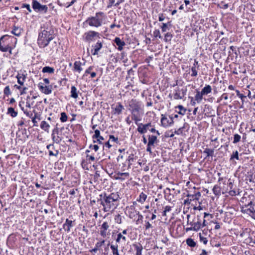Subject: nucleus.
Instances as JSON below:
<instances>
[{"label":"nucleus","mask_w":255,"mask_h":255,"mask_svg":"<svg viewBox=\"0 0 255 255\" xmlns=\"http://www.w3.org/2000/svg\"><path fill=\"white\" fill-rule=\"evenodd\" d=\"M98 202L103 206V211L108 212L113 211L118 206L120 199L119 195L117 193L107 194L106 193L100 195Z\"/></svg>","instance_id":"f257e3e1"},{"label":"nucleus","mask_w":255,"mask_h":255,"mask_svg":"<svg viewBox=\"0 0 255 255\" xmlns=\"http://www.w3.org/2000/svg\"><path fill=\"white\" fill-rule=\"evenodd\" d=\"M106 18V14L103 12L99 11L96 12L94 16L88 17L85 23L91 27H99L102 25Z\"/></svg>","instance_id":"f03ea898"},{"label":"nucleus","mask_w":255,"mask_h":255,"mask_svg":"<svg viewBox=\"0 0 255 255\" xmlns=\"http://www.w3.org/2000/svg\"><path fill=\"white\" fill-rule=\"evenodd\" d=\"M53 38L54 36L50 31L44 29L39 33L37 43L40 48H44L48 45L49 42Z\"/></svg>","instance_id":"7ed1b4c3"},{"label":"nucleus","mask_w":255,"mask_h":255,"mask_svg":"<svg viewBox=\"0 0 255 255\" xmlns=\"http://www.w3.org/2000/svg\"><path fill=\"white\" fill-rule=\"evenodd\" d=\"M12 40H14V42L16 43V38L8 35L1 36L0 38V50L2 52L8 51L10 53H11L12 48L9 45V42H12Z\"/></svg>","instance_id":"20e7f679"},{"label":"nucleus","mask_w":255,"mask_h":255,"mask_svg":"<svg viewBox=\"0 0 255 255\" xmlns=\"http://www.w3.org/2000/svg\"><path fill=\"white\" fill-rule=\"evenodd\" d=\"M126 214L130 219L135 221L137 224L143 218L139 212L135 209L134 205L127 207Z\"/></svg>","instance_id":"39448f33"},{"label":"nucleus","mask_w":255,"mask_h":255,"mask_svg":"<svg viewBox=\"0 0 255 255\" xmlns=\"http://www.w3.org/2000/svg\"><path fill=\"white\" fill-rule=\"evenodd\" d=\"M187 88L182 86H178L174 89L172 96L174 100H183L187 93Z\"/></svg>","instance_id":"423d86ee"},{"label":"nucleus","mask_w":255,"mask_h":255,"mask_svg":"<svg viewBox=\"0 0 255 255\" xmlns=\"http://www.w3.org/2000/svg\"><path fill=\"white\" fill-rule=\"evenodd\" d=\"M241 211L244 214H247L255 220V208L252 201H250L247 205H245L241 208Z\"/></svg>","instance_id":"0eeeda50"},{"label":"nucleus","mask_w":255,"mask_h":255,"mask_svg":"<svg viewBox=\"0 0 255 255\" xmlns=\"http://www.w3.org/2000/svg\"><path fill=\"white\" fill-rule=\"evenodd\" d=\"M228 185L230 188V190H229L228 189L225 188V186H223L222 188L223 190L224 191H223V194L228 191L229 195L231 196H235L240 194L239 189H233V183L230 178L228 179Z\"/></svg>","instance_id":"6e6552de"},{"label":"nucleus","mask_w":255,"mask_h":255,"mask_svg":"<svg viewBox=\"0 0 255 255\" xmlns=\"http://www.w3.org/2000/svg\"><path fill=\"white\" fill-rule=\"evenodd\" d=\"M161 126L167 128L173 124V117L172 116L162 114L161 115Z\"/></svg>","instance_id":"1a4fd4ad"},{"label":"nucleus","mask_w":255,"mask_h":255,"mask_svg":"<svg viewBox=\"0 0 255 255\" xmlns=\"http://www.w3.org/2000/svg\"><path fill=\"white\" fill-rule=\"evenodd\" d=\"M99 33L98 32L90 30L85 32L83 35L84 41L88 42H91L95 40L96 37H99Z\"/></svg>","instance_id":"9d476101"},{"label":"nucleus","mask_w":255,"mask_h":255,"mask_svg":"<svg viewBox=\"0 0 255 255\" xmlns=\"http://www.w3.org/2000/svg\"><path fill=\"white\" fill-rule=\"evenodd\" d=\"M131 112V119L134 121L136 125H138V123L141 120L142 116L143 115L142 109L137 110Z\"/></svg>","instance_id":"9b49d317"},{"label":"nucleus","mask_w":255,"mask_h":255,"mask_svg":"<svg viewBox=\"0 0 255 255\" xmlns=\"http://www.w3.org/2000/svg\"><path fill=\"white\" fill-rule=\"evenodd\" d=\"M128 106L129 107V110L130 112L137 110H141L142 109L141 102L138 101L136 99H131L129 102Z\"/></svg>","instance_id":"f8f14e48"},{"label":"nucleus","mask_w":255,"mask_h":255,"mask_svg":"<svg viewBox=\"0 0 255 255\" xmlns=\"http://www.w3.org/2000/svg\"><path fill=\"white\" fill-rule=\"evenodd\" d=\"M32 8L36 11H44L46 12L48 7L46 5H41L38 1L33 0L32 2Z\"/></svg>","instance_id":"ddd939ff"},{"label":"nucleus","mask_w":255,"mask_h":255,"mask_svg":"<svg viewBox=\"0 0 255 255\" xmlns=\"http://www.w3.org/2000/svg\"><path fill=\"white\" fill-rule=\"evenodd\" d=\"M201 194L200 192H197L194 194H189L187 195L188 198L184 200V204L188 205L190 204L191 201L194 200H198L201 197Z\"/></svg>","instance_id":"4468645a"},{"label":"nucleus","mask_w":255,"mask_h":255,"mask_svg":"<svg viewBox=\"0 0 255 255\" xmlns=\"http://www.w3.org/2000/svg\"><path fill=\"white\" fill-rule=\"evenodd\" d=\"M38 87L40 91L46 95L50 94L52 93V87L51 85L44 86L42 83H39Z\"/></svg>","instance_id":"2eb2a0df"},{"label":"nucleus","mask_w":255,"mask_h":255,"mask_svg":"<svg viewBox=\"0 0 255 255\" xmlns=\"http://www.w3.org/2000/svg\"><path fill=\"white\" fill-rule=\"evenodd\" d=\"M137 125L138 126L137 128V131L141 134H144L147 132L149 128L151 126V124L150 123H148L144 125L141 123H138V125Z\"/></svg>","instance_id":"dca6fc26"},{"label":"nucleus","mask_w":255,"mask_h":255,"mask_svg":"<svg viewBox=\"0 0 255 255\" xmlns=\"http://www.w3.org/2000/svg\"><path fill=\"white\" fill-rule=\"evenodd\" d=\"M110 228V225L108 222H104L102 224L100 228V235L103 238H106L108 235L107 233V230Z\"/></svg>","instance_id":"f3484780"},{"label":"nucleus","mask_w":255,"mask_h":255,"mask_svg":"<svg viewBox=\"0 0 255 255\" xmlns=\"http://www.w3.org/2000/svg\"><path fill=\"white\" fill-rule=\"evenodd\" d=\"M112 108L113 110V114L118 115L121 114L124 110V107L121 103H118L115 107L113 106Z\"/></svg>","instance_id":"a211bd4d"},{"label":"nucleus","mask_w":255,"mask_h":255,"mask_svg":"<svg viewBox=\"0 0 255 255\" xmlns=\"http://www.w3.org/2000/svg\"><path fill=\"white\" fill-rule=\"evenodd\" d=\"M199 69V66L198 64V61L196 60H194L193 66H192L191 70L192 73L191 74L192 77H197L198 75V71Z\"/></svg>","instance_id":"6ab92c4d"},{"label":"nucleus","mask_w":255,"mask_h":255,"mask_svg":"<svg viewBox=\"0 0 255 255\" xmlns=\"http://www.w3.org/2000/svg\"><path fill=\"white\" fill-rule=\"evenodd\" d=\"M114 42L118 46V49L119 51H122L123 49V46L126 45L125 42L122 40L120 37H117L114 40Z\"/></svg>","instance_id":"aec40b11"},{"label":"nucleus","mask_w":255,"mask_h":255,"mask_svg":"<svg viewBox=\"0 0 255 255\" xmlns=\"http://www.w3.org/2000/svg\"><path fill=\"white\" fill-rule=\"evenodd\" d=\"M137 157L134 155V154L131 153L129 155L126 161L128 163V168L129 169L131 167V165L133 164L134 162H135L137 159Z\"/></svg>","instance_id":"412c9836"},{"label":"nucleus","mask_w":255,"mask_h":255,"mask_svg":"<svg viewBox=\"0 0 255 255\" xmlns=\"http://www.w3.org/2000/svg\"><path fill=\"white\" fill-rule=\"evenodd\" d=\"M127 240L128 239L126 236H124L123 234L118 233L117 234V239H116V244L123 243L125 244L126 242L127 241Z\"/></svg>","instance_id":"4be33fe9"},{"label":"nucleus","mask_w":255,"mask_h":255,"mask_svg":"<svg viewBox=\"0 0 255 255\" xmlns=\"http://www.w3.org/2000/svg\"><path fill=\"white\" fill-rule=\"evenodd\" d=\"M82 65V64L80 61H76L74 63V66L73 69V71L78 72V73H81V72L83 70Z\"/></svg>","instance_id":"5701e85b"},{"label":"nucleus","mask_w":255,"mask_h":255,"mask_svg":"<svg viewBox=\"0 0 255 255\" xmlns=\"http://www.w3.org/2000/svg\"><path fill=\"white\" fill-rule=\"evenodd\" d=\"M129 176V174L128 172H118L117 173L115 179L116 180H120L124 181L126 178H128Z\"/></svg>","instance_id":"b1692460"},{"label":"nucleus","mask_w":255,"mask_h":255,"mask_svg":"<svg viewBox=\"0 0 255 255\" xmlns=\"http://www.w3.org/2000/svg\"><path fill=\"white\" fill-rule=\"evenodd\" d=\"M190 224L193 227L194 231H198L201 228H202L201 225V221L199 217L198 216H197V221L193 223H190Z\"/></svg>","instance_id":"393cba45"},{"label":"nucleus","mask_w":255,"mask_h":255,"mask_svg":"<svg viewBox=\"0 0 255 255\" xmlns=\"http://www.w3.org/2000/svg\"><path fill=\"white\" fill-rule=\"evenodd\" d=\"M92 47L94 48V52L92 53V54L94 55H97L98 54L99 51L103 47V43L98 41L94 45H93Z\"/></svg>","instance_id":"a878e982"},{"label":"nucleus","mask_w":255,"mask_h":255,"mask_svg":"<svg viewBox=\"0 0 255 255\" xmlns=\"http://www.w3.org/2000/svg\"><path fill=\"white\" fill-rule=\"evenodd\" d=\"M73 221L69 220L68 219H67L65 221V223L63 225V229L65 231L67 232H69L71 230V228L73 226Z\"/></svg>","instance_id":"bb28decb"},{"label":"nucleus","mask_w":255,"mask_h":255,"mask_svg":"<svg viewBox=\"0 0 255 255\" xmlns=\"http://www.w3.org/2000/svg\"><path fill=\"white\" fill-rule=\"evenodd\" d=\"M105 241L104 240L100 242H97L95 245V248L94 249L90 250V252L92 253H97V252L98 251L100 250L101 248L105 244Z\"/></svg>","instance_id":"cd10ccee"},{"label":"nucleus","mask_w":255,"mask_h":255,"mask_svg":"<svg viewBox=\"0 0 255 255\" xmlns=\"http://www.w3.org/2000/svg\"><path fill=\"white\" fill-rule=\"evenodd\" d=\"M158 142L157 137L156 136L153 135H148V145H152V146H154L155 144H156Z\"/></svg>","instance_id":"c85d7f7f"},{"label":"nucleus","mask_w":255,"mask_h":255,"mask_svg":"<svg viewBox=\"0 0 255 255\" xmlns=\"http://www.w3.org/2000/svg\"><path fill=\"white\" fill-rule=\"evenodd\" d=\"M133 246L136 251L135 255H141L143 250L142 245L140 244H134L133 245Z\"/></svg>","instance_id":"c756f323"},{"label":"nucleus","mask_w":255,"mask_h":255,"mask_svg":"<svg viewBox=\"0 0 255 255\" xmlns=\"http://www.w3.org/2000/svg\"><path fill=\"white\" fill-rule=\"evenodd\" d=\"M22 31V29L20 27L14 25L11 33L16 36H19L20 35Z\"/></svg>","instance_id":"7c9ffc66"},{"label":"nucleus","mask_w":255,"mask_h":255,"mask_svg":"<svg viewBox=\"0 0 255 255\" xmlns=\"http://www.w3.org/2000/svg\"><path fill=\"white\" fill-rule=\"evenodd\" d=\"M110 248L113 255H121L119 253L117 244L111 245Z\"/></svg>","instance_id":"2f4dec72"},{"label":"nucleus","mask_w":255,"mask_h":255,"mask_svg":"<svg viewBox=\"0 0 255 255\" xmlns=\"http://www.w3.org/2000/svg\"><path fill=\"white\" fill-rule=\"evenodd\" d=\"M212 87L209 85H206L202 89L201 92L203 95H207L212 92Z\"/></svg>","instance_id":"473e14b6"},{"label":"nucleus","mask_w":255,"mask_h":255,"mask_svg":"<svg viewBox=\"0 0 255 255\" xmlns=\"http://www.w3.org/2000/svg\"><path fill=\"white\" fill-rule=\"evenodd\" d=\"M16 78L18 83L20 85H23L25 80L26 76L23 74L18 73L16 76Z\"/></svg>","instance_id":"72a5a7b5"},{"label":"nucleus","mask_w":255,"mask_h":255,"mask_svg":"<svg viewBox=\"0 0 255 255\" xmlns=\"http://www.w3.org/2000/svg\"><path fill=\"white\" fill-rule=\"evenodd\" d=\"M40 128L47 132H49L50 125L46 121H42L40 124Z\"/></svg>","instance_id":"f704fd0d"},{"label":"nucleus","mask_w":255,"mask_h":255,"mask_svg":"<svg viewBox=\"0 0 255 255\" xmlns=\"http://www.w3.org/2000/svg\"><path fill=\"white\" fill-rule=\"evenodd\" d=\"M203 94L200 91H197L195 96V100L198 103H200L203 100Z\"/></svg>","instance_id":"c9c22d12"},{"label":"nucleus","mask_w":255,"mask_h":255,"mask_svg":"<svg viewBox=\"0 0 255 255\" xmlns=\"http://www.w3.org/2000/svg\"><path fill=\"white\" fill-rule=\"evenodd\" d=\"M147 195L144 193L143 192H141L139 197L137 199V201L141 204H143L146 200L147 198Z\"/></svg>","instance_id":"e433bc0d"},{"label":"nucleus","mask_w":255,"mask_h":255,"mask_svg":"<svg viewBox=\"0 0 255 255\" xmlns=\"http://www.w3.org/2000/svg\"><path fill=\"white\" fill-rule=\"evenodd\" d=\"M203 153L206 154L205 158H207L208 157L213 156L214 150L213 149L206 148L204 150Z\"/></svg>","instance_id":"4c0bfd02"},{"label":"nucleus","mask_w":255,"mask_h":255,"mask_svg":"<svg viewBox=\"0 0 255 255\" xmlns=\"http://www.w3.org/2000/svg\"><path fill=\"white\" fill-rule=\"evenodd\" d=\"M125 0H111L110 1V3L108 6V7H110L112 5H114L115 6H117L120 3L123 2Z\"/></svg>","instance_id":"58836bf2"},{"label":"nucleus","mask_w":255,"mask_h":255,"mask_svg":"<svg viewBox=\"0 0 255 255\" xmlns=\"http://www.w3.org/2000/svg\"><path fill=\"white\" fill-rule=\"evenodd\" d=\"M7 114L10 115V116L12 118L16 117L17 116V112L12 107H9L7 109Z\"/></svg>","instance_id":"ea45409f"},{"label":"nucleus","mask_w":255,"mask_h":255,"mask_svg":"<svg viewBox=\"0 0 255 255\" xmlns=\"http://www.w3.org/2000/svg\"><path fill=\"white\" fill-rule=\"evenodd\" d=\"M71 97L74 99H76L78 97L77 89L74 86H72L71 88Z\"/></svg>","instance_id":"a19ab883"},{"label":"nucleus","mask_w":255,"mask_h":255,"mask_svg":"<svg viewBox=\"0 0 255 255\" xmlns=\"http://www.w3.org/2000/svg\"><path fill=\"white\" fill-rule=\"evenodd\" d=\"M187 245L191 248H194L196 246V243L191 238H188L186 240Z\"/></svg>","instance_id":"79ce46f5"},{"label":"nucleus","mask_w":255,"mask_h":255,"mask_svg":"<svg viewBox=\"0 0 255 255\" xmlns=\"http://www.w3.org/2000/svg\"><path fill=\"white\" fill-rule=\"evenodd\" d=\"M213 192L215 195L219 196L221 192V188L219 185H216L213 188Z\"/></svg>","instance_id":"37998d69"},{"label":"nucleus","mask_w":255,"mask_h":255,"mask_svg":"<svg viewBox=\"0 0 255 255\" xmlns=\"http://www.w3.org/2000/svg\"><path fill=\"white\" fill-rule=\"evenodd\" d=\"M43 73H48L50 74L53 73L54 72V69L52 67L49 66L44 67L42 70Z\"/></svg>","instance_id":"c03bdc74"},{"label":"nucleus","mask_w":255,"mask_h":255,"mask_svg":"<svg viewBox=\"0 0 255 255\" xmlns=\"http://www.w3.org/2000/svg\"><path fill=\"white\" fill-rule=\"evenodd\" d=\"M176 109H178L179 111L178 113L181 115H184L186 112V109L182 105H178L175 107Z\"/></svg>","instance_id":"a18cd8bd"},{"label":"nucleus","mask_w":255,"mask_h":255,"mask_svg":"<svg viewBox=\"0 0 255 255\" xmlns=\"http://www.w3.org/2000/svg\"><path fill=\"white\" fill-rule=\"evenodd\" d=\"M114 220L118 224H121L123 222L122 217L120 214L116 215L115 216Z\"/></svg>","instance_id":"49530a36"},{"label":"nucleus","mask_w":255,"mask_h":255,"mask_svg":"<svg viewBox=\"0 0 255 255\" xmlns=\"http://www.w3.org/2000/svg\"><path fill=\"white\" fill-rule=\"evenodd\" d=\"M217 175L219 177V179H218V183L219 184V185H220L221 183H223V184H226V178L225 177H221V174L220 173H217Z\"/></svg>","instance_id":"de8ad7c7"},{"label":"nucleus","mask_w":255,"mask_h":255,"mask_svg":"<svg viewBox=\"0 0 255 255\" xmlns=\"http://www.w3.org/2000/svg\"><path fill=\"white\" fill-rule=\"evenodd\" d=\"M245 243L252 246H253L255 244V241H253L252 237L249 236L245 239Z\"/></svg>","instance_id":"09e8293b"},{"label":"nucleus","mask_w":255,"mask_h":255,"mask_svg":"<svg viewBox=\"0 0 255 255\" xmlns=\"http://www.w3.org/2000/svg\"><path fill=\"white\" fill-rule=\"evenodd\" d=\"M173 36L170 32H167L165 34L164 40L165 42L170 41L172 39Z\"/></svg>","instance_id":"8fccbe9b"},{"label":"nucleus","mask_w":255,"mask_h":255,"mask_svg":"<svg viewBox=\"0 0 255 255\" xmlns=\"http://www.w3.org/2000/svg\"><path fill=\"white\" fill-rule=\"evenodd\" d=\"M60 120L61 122L64 123L66 122L68 120V117L66 114L65 112H62L61 113V117Z\"/></svg>","instance_id":"3c124183"},{"label":"nucleus","mask_w":255,"mask_h":255,"mask_svg":"<svg viewBox=\"0 0 255 255\" xmlns=\"http://www.w3.org/2000/svg\"><path fill=\"white\" fill-rule=\"evenodd\" d=\"M171 25V22L169 21L167 23H163L161 27V30L163 32H165L167 30V27Z\"/></svg>","instance_id":"603ef678"},{"label":"nucleus","mask_w":255,"mask_h":255,"mask_svg":"<svg viewBox=\"0 0 255 255\" xmlns=\"http://www.w3.org/2000/svg\"><path fill=\"white\" fill-rule=\"evenodd\" d=\"M241 139V136L240 135L236 133L234 135V140H233V143L236 144L239 141H240Z\"/></svg>","instance_id":"864d4df0"},{"label":"nucleus","mask_w":255,"mask_h":255,"mask_svg":"<svg viewBox=\"0 0 255 255\" xmlns=\"http://www.w3.org/2000/svg\"><path fill=\"white\" fill-rule=\"evenodd\" d=\"M240 236L242 238L248 237L249 234L248 231V229H245V230H243L242 232H241Z\"/></svg>","instance_id":"5fc2aeb1"},{"label":"nucleus","mask_w":255,"mask_h":255,"mask_svg":"<svg viewBox=\"0 0 255 255\" xmlns=\"http://www.w3.org/2000/svg\"><path fill=\"white\" fill-rule=\"evenodd\" d=\"M3 93L6 96L11 95V93L9 86H6L3 90Z\"/></svg>","instance_id":"6e6d98bb"},{"label":"nucleus","mask_w":255,"mask_h":255,"mask_svg":"<svg viewBox=\"0 0 255 255\" xmlns=\"http://www.w3.org/2000/svg\"><path fill=\"white\" fill-rule=\"evenodd\" d=\"M199 238L201 242H202L204 245H206L208 243V239L207 238L202 236L201 233H199Z\"/></svg>","instance_id":"4d7b16f0"},{"label":"nucleus","mask_w":255,"mask_h":255,"mask_svg":"<svg viewBox=\"0 0 255 255\" xmlns=\"http://www.w3.org/2000/svg\"><path fill=\"white\" fill-rule=\"evenodd\" d=\"M153 34L154 37H158L159 38H162V36L160 34V31L158 29H155L153 31Z\"/></svg>","instance_id":"13d9d810"},{"label":"nucleus","mask_w":255,"mask_h":255,"mask_svg":"<svg viewBox=\"0 0 255 255\" xmlns=\"http://www.w3.org/2000/svg\"><path fill=\"white\" fill-rule=\"evenodd\" d=\"M236 159L237 160H239V153L238 151L236 150L235 152H233V154L231 155L230 159L232 160L233 159Z\"/></svg>","instance_id":"bf43d9fd"},{"label":"nucleus","mask_w":255,"mask_h":255,"mask_svg":"<svg viewBox=\"0 0 255 255\" xmlns=\"http://www.w3.org/2000/svg\"><path fill=\"white\" fill-rule=\"evenodd\" d=\"M94 132H95V134L92 136V138L93 139L101 136L100 135V131L99 130L95 129Z\"/></svg>","instance_id":"052dcab7"},{"label":"nucleus","mask_w":255,"mask_h":255,"mask_svg":"<svg viewBox=\"0 0 255 255\" xmlns=\"http://www.w3.org/2000/svg\"><path fill=\"white\" fill-rule=\"evenodd\" d=\"M95 139H96L97 140L96 141V140H94V143L98 142L99 144H102V141H103L104 140V137L102 136H100L99 137L96 138Z\"/></svg>","instance_id":"680f3d73"},{"label":"nucleus","mask_w":255,"mask_h":255,"mask_svg":"<svg viewBox=\"0 0 255 255\" xmlns=\"http://www.w3.org/2000/svg\"><path fill=\"white\" fill-rule=\"evenodd\" d=\"M93 69V66H90L85 71V73L83 75V77L84 76H87V74H90L91 72V71Z\"/></svg>","instance_id":"e2e57ef3"},{"label":"nucleus","mask_w":255,"mask_h":255,"mask_svg":"<svg viewBox=\"0 0 255 255\" xmlns=\"http://www.w3.org/2000/svg\"><path fill=\"white\" fill-rule=\"evenodd\" d=\"M87 160L89 161L90 163V161H94L95 160V158L93 155H90L89 154H87L86 155Z\"/></svg>","instance_id":"0e129e2a"},{"label":"nucleus","mask_w":255,"mask_h":255,"mask_svg":"<svg viewBox=\"0 0 255 255\" xmlns=\"http://www.w3.org/2000/svg\"><path fill=\"white\" fill-rule=\"evenodd\" d=\"M89 148L94 150L95 151H97L99 149V146L98 145H92L89 146Z\"/></svg>","instance_id":"69168bd1"},{"label":"nucleus","mask_w":255,"mask_h":255,"mask_svg":"<svg viewBox=\"0 0 255 255\" xmlns=\"http://www.w3.org/2000/svg\"><path fill=\"white\" fill-rule=\"evenodd\" d=\"M22 8H26L29 11V12H31L32 11L31 9L30 8V5L27 3H23L22 5Z\"/></svg>","instance_id":"338daca9"},{"label":"nucleus","mask_w":255,"mask_h":255,"mask_svg":"<svg viewBox=\"0 0 255 255\" xmlns=\"http://www.w3.org/2000/svg\"><path fill=\"white\" fill-rule=\"evenodd\" d=\"M52 140L54 142H56V143H58L60 142V139H59V136L56 137L53 133L52 134Z\"/></svg>","instance_id":"774afa93"}]
</instances>
